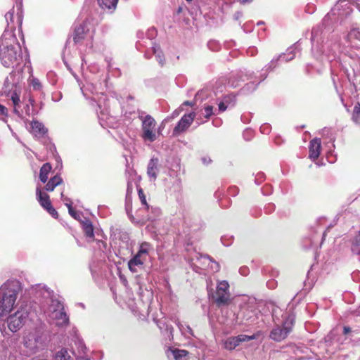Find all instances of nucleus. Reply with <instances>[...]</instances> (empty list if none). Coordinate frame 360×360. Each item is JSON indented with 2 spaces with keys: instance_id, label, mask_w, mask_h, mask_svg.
Instances as JSON below:
<instances>
[{
  "instance_id": "obj_1",
  "label": "nucleus",
  "mask_w": 360,
  "mask_h": 360,
  "mask_svg": "<svg viewBox=\"0 0 360 360\" xmlns=\"http://www.w3.org/2000/svg\"><path fill=\"white\" fill-rule=\"evenodd\" d=\"M7 28L4 30L0 39V59L4 67L13 68L20 64L22 60L21 47L13 31L16 25L20 28L22 22L23 12L21 0L16 2L5 15Z\"/></svg>"
},
{
  "instance_id": "obj_2",
  "label": "nucleus",
  "mask_w": 360,
  "mask_h": 360,
  "mask_svg": "<svg viewBox=\"0 0 360 360\" xmlns=\"http://www.w3.org/2000/svg\"><path fill=\"white\" fill-rule=\"evenodd\" d=\"M46 341V335L42 327H34L25 330L21 355L30 357L40 352L45 349Z\"/></svg>"
},
{
  "instance_id": "obj_3",
  "label": "nucleus",
  "mask_w": 360,
  "mask_h": 360,
  "mask_svg": "<svg viewBox=\"0 0 360 360\" xmlns=\"http://www.w3.org/2000/svg\"><path fill=\"white\" fill-rule=\"evenodd\" d=\"M83 96L87 98L91 99L98 105L96 110L98 119L101 121L107 120L110 115L109 106L105 103L106 96L101 94L99 97H94L95 86L91 83H87L86 85L80 86Z\"/></svg>"
},
{
  "instance_id": "obj_4",
  "label": "nucleus",
  "mask_w": 360,
  "mask_h": 360,
  "mask_svg": "<svg viewBox=\"0 0 360 360\" xmlns=\"http://www.w3.org/2000/svg\"><path fill=\"white\" fill-rule=\"evenodd\" d=\"M139 118L141 121L142 139L145 141H155L157 139L155 119L150 115H144L143 111H139Z\"/></svg>"
},
{
  "instance_id": "obj_5",
  "label": "nucleus",
  "mask_w": 360,
  "mask_h": 360,
  "mask_svg": "<svg viewBox=\"0 0 360 360\" xmlns=\"http://www.w3.org/2000/svg\"><path fill=\"white\" fill-rule=\"evenodd\" d=\"M29 311L26 307H20L15 312L10 314L5 323L10 331L15 333L18 331L27 322Z\"/></svg>"
},
{
  "instance_id": "obj_6",
  "label": "nucleus",
  "mask_w": 360,
  "mask_h": 360,
  "mask_svg": "<svg viewBox=\"0 0 360 360\" xmlns=\"http://www.w3.org/2000/svg\"><path fill=\"white\" fill-rule=\"evenodd\" d=\"M229 287L227 281L224 280L217 282L216 291L212 295V298L217 307L227 306L231 303Z\"/></svg>"
},
{
  "instance_id": "obj_7",
  "label": "nucleus",
  "mask_w": 360,
  "mask_h": 360,
  "mask_svg": "<svg viewBox=\"0 0 360 360\" xmlns=\"http://www.w3.org/2000/svg\"><path fill=\"white\" fill-rule=\"evenodd\" d=\"M294 318L288 315L281 326H276L270 332L269 338L276 342H281L285 339L292 331Z\"/></svg>"
},
{
  "instance_id": "obj_8",
  "label": "nucleus",
  "mask_w": 360,
  "mask_h": 360,
  "mask_svg": "<svg viewBox=\"0 0 360 360\" xmlns=\"http://www.w3.org/2000/svg\"><path fill=\"white\" fill-rule=\"evenodd\" d=\"M36 293L46 300L47 304H50L52 311L64 309L63 303L58 299L53 297V291L46 285H38L35 288Z\"/></svg>"
},
{
  "instance_id": "obj_9",
  "label": "nucleus",
  "mask_w": 360,
  "mask_h": 360,
  "mask_svg": "<svg viewBox=\"0 0 360 360\" xmlns=\"http://www.w3.org/2000/svg\"><path fill=\"white\" fill-rule=\"evenodd\" d=\"M297 46L290 47L287 49L286 52L278 56L277 58H274L266 66V71L273 70L277 65L278 62L286 63L292 60L296 55L295 51Z\"/></svg>"
},
{
  "instance_id": "obj_10",
  "label": "nucleus",
  "mask_w": 360,
  "mask_h": 360,
  "mask_svg": "<svg viewBox=\"0 0 360 360\" xmlns=\"http://www.w3.org/2000/svg\"><path fill=\"white\" fill-rule=\"evenodd\" d=\"M195 117V113L193 112L184 115L174 128L173 136H178L186 131L192 124Z\"/></svg>"
},
{
  "instance_id": "obj_11",
  "label": "nucleus",
  "mask_w": 360,
  "mask_h": 360,
  "mask_svg": "<svg viewBox=\"0 0 360 360\" xmlns=\"http://www.w3.org/2000/svg\"><path fill=\"white\" fill-rule=\"evenodd\" d=\"M258 314L259 311L255 308L248 306L241 309L238 317L241 316V322L253 323L258 319Z\"/></svg>"
},
{
  "instance_id": "obj_12",
  "label": "nucleus",
  "mask_w": 360,
  "mask_h": 360,
  "mask_svg": "<svg viewBox=\"0 0 360 360\" xmlns=\"http://www.w3.org/2000/svg\"><path fill=\"white\" fill-rule=\"evenodd\" d=\"M254 339V336L239 335L235 337H229L224 341V347L228 350H233L240 342H247Z\"/></svg>"
},
{
  "instance_id": "obj_13",
  "label": "nucleus",
  "mask_w": 360,
  "mask_h": 360,
  "mask_svg": "<svg viewBox=\"0 0 360 360\" xmlns=\"http://www.w3.org/2000/svg\"><path fill=\"white\" fill-rule=\"evenodd\" d=\"M321 148V141L319 138L312 139L309 146V158L315 161L320 155Z\"/></svg>"
},
{
  "instance_id": "obj_14",
  "label": "nucleus",
  "mask_w": 360,
  "mask_h": 360,
  "mask_svg": "<svg viewBox=\"0 0 360 360\" xmlns=\"http://www.w3.org/2000/svg\"><path fill=\"white\" fill-rule=\"evenodd\" d=\"M339 45L335 44L332 47L328 42H326L320 50L323 56L326 57L328 61H333L336 58V51L338 49Z\"/></svg>"
},
{
  "instance_id": "obj_15",
  "label": "nucleus",
  "mask_w": 360,
  "mask_h": 360,
  "mask_svg": "<svg viewBox=\"0 0 360 360\" xmlns=\"http://www.w3.org/2000/svg\"><path fill=\"white\" fill-rule=\"evenodd\" d=\"M89 28L87 27V22L84 21L79 26L75 27L73 40L75 44L80 43L87 34Z\"/></svg>"
},
{
  "instance_id": "obj_16",
  "label": "nucleus",
  "mask_w": 360,
  "mask_h": 360,
  "mask_svg": "<svg viewBox=\"0 0 360 360\" xmlns=\"http://www.w3.org/2000/svg\"><path fill=\"white\" fill-rule=\"evenodd\" d=\"M52 318L55 320L56 325L58 326H65L69 323V317L64 309L52 311Z\"/></svg>"
},
{
  "instance_id": "obj_17",
  "label": "nucleus",
  "mask_w": 360,
  "mask_h": 360,
  "mask_svg": "<svg viewBox=\"0 0 360 360\" xmlns=\"http://www.w3.org/2000/svg\"><path fill=\"white\" fill-rule=\"evenodd\" d=\"M146 258L139 255L138 252L128 262V267L129 270L136 273L138 271V268L141 267Z\"/></svg>"
},
{
  "instance_id": "obj_18",
  "label": "nucleus",
  "mask_w": 360,
  "mask_h": 360,
  "mask_svg": "<svg viewBox=\"0 0 360 360\" xmlns=\"http://www.w3.org/2000/svg\"><path fill=\"white\" fill-rule=\"evenodd\" d=\"M252 74H248V72L240 71L236 73L232 78L229 79V85L233 88H236L239 86L238 82L240 80L245 82L249 79H252Z\"/></svg>"
},
{
  "instance_id": "obj_19",
  "label": "nucleus",
  "mask_w": 360,
  "mask_h": 360,
  "mask_svg": "<svg viewBox=\"0 0 360 360\" xmlns=\"http://www.w3.org/2000/svg\"><path fill=\"white\" fill-rule=\"evenodd\" d=\"M159 160L153 157L148 165L147 174L151 181H155L158 176Z\"/></svg>"
},
{
  "instance_id": "obj_20",
  "label": "nucleus",
  "mask_w": 360,
  "mask_h": 360,
  "mask_svg": "<svg viewBox=\"0 0 360 360\" xmlns=\"http://www.w3.org/2000/svg\"><path fill=\"white\" fill-rule=\"evenodd\" d=\"M80 223L84 233V236L87 238L88 241H93L94 240V232L91 221L89 219L84 218V219H83Z\"/></svg>"
},
{
  "instance_id": "obj_21",
  "label": "nucleus",
  "mask_w": 360,
  "mask_h": 360,
  "mask_svg": "<svg viewBox=\"0 0 360 360\" xmlns=\"http://www.w3.org/2000/svg\"><path fill=\"white\" fill-rule=\"evenodd\" d=\"M265 72L264 73H262L260 75V79L259 81H256V80H251L250 82H248L242 89H241V92L243 94H249V93H251L253 91H255L257 88V86H258V84L263 80H264L266 77H267V72L269 71H266V70H264Z\"/></svg>"
},
{
  "instance_id": "obj_22",
  "label": "nucleus",
  "mask_w": 360,
  "mask_h": 360,
  "mask_svg": "<svg viewBox=\"0 0 360 360\" xmlns=\"http://www.w3.org/2000/svg\"><path fill=\"white\" fill-rule=\"evenodd\" d=\"M36 195L39 204L45 210L51 205L49 200V195L44 192H42L39 186H37L36 188Z\"/></svg>"
},
{
  "instance_id": "obj_23",
  "label": "nucleus",
  "mask_w": 360,
  "mask_h": 360,
  "mask_svg": "<svg viewBox=\"0 0 360 360\" xmlns=\"http://www.w3.org/2000/svg\"><path fill=\"white\" fill-rule=\"evenodd\" d=\"M53 360H75L74 358L71 356L70 352L65 348H62L58 352H56L53 356ZM77 360H89L87 358L81 357L77 359Z\"/></svg>"
},
{
  "instance_id": "obj_24",
  "label": "nucleus",
  "mask_w": 360,
  "mask_h": 360,
  "mask_svg": "<svg viewBox=\"0 0 360 360\" xmlns=\"http://www.w3.org/2000/svg\"><path fill=\"white\" fill-rule=\"evenodd\" d=\"M31 129L32 133L36 137H41L47 132L44 125L39 121H32L31 122Z\"/></svg>"
},
{
  "instance_id": "obj_25",
  "label": "nucleus",
  "mask_w": 360,
  "mask_h": 360,
  "mask_svg": "<svg viewBox=\"0 0 360 360\" xmlns=\"http://www.w3.org/2000/svg\"><path fill=\"white\" fill-rule=\"evenodd\" d=\"M147 213L146 219L148 221H155L161 215V210L158 206L149 205V210H143Z\"/></svg>"
},
{
  "instance_id": "obj_26",
  "label": "nucleus",
  "mask_w": 360,
  "mask_h": 360,
  "mask_svg": "<svg viewBox=\"0 0 360 360\" xmlns=\"http://www.w3.org/2000/svg\"><path fill=\"white\" fill-rule=\"evenodd\" d=\"M346 2V0H339L338 4L335 5V8L332 9L327 15H325L322 20V26L326 27L330 24V22L335 18L336 15L335 11L339 10L341 4Z\"/></svg>"
},
{
  "instance_id": "obj_27",
  "label": "nucleus",
  "mask_w": 360,
  "mask_h": 360,
  "mask_svg": "<svg viewBox=\"0 0 360 360\" xmlns=\"http://www.w3.org/2000/svg\"><path fill=\"white\" fill-rule=\"evenodd\" d=\"M168 357H172L174 360H189V353L184 349H174L168 354Z\"/></svg>"
},
{
  "instance_id": "obj_28",
  "label": "nucleus",
  "mask_w": 360,
  "mask_h": 360,
  "mask_svg": "<svg viewBox=\"0 0 360 360\" xmlns=\"http://www.w3.org/2000/svg\"><path fill=\"white\" fill-rule=\"evenodd\" d=\"M200 259H203V263L207 264L212 272L215 273L219 271V264L214 260L210 256L208 255H200Z\"/></svg>"
},
{
  "instance_id": "obj_29",
  "label": "nucleus",
  "mask_w": 360,
  "mask_h": 360,
  "mask_svg": "<svg viewBox=\"0 0 360 360\" xmlns=\"http://www.w3.org/2000/svg\"><path fill=\"white\" fill-rule=\"evenodd\" d=\"M153 320L156 323L161 333H165L169 337L172 336L173 328L171 326H169L165 319L157 320L156 319H154Z\"/></svg>"
},
{
  "instance_id": "obj_30",
  "label": "nucleus",
  "mask_w": 360,
  "mask_h": 360,
  "mask_svg": "<svg viewBox=\"0 0 360 360\" xmlns=\"http://www.w3.org/2000/svg\"><path fill=\"white\" fill-rule=\"evenodd\" d=\"M175 323L179 328V330L181 331V334L186 337V338H191L192 337H194V333L192 330V328L190 327V326L186 324H183L181 321L179 320L175 321Z\"/></svg>"
},
{
  "instance_id": "obj_31",
  "label": "nucleus",
  "mask_w": 360,
  "mask_h": 360,
  "mask_svg": "<svg viewBox=\"0 0 360 360\" xmlns=\"http://www.w3.org/2000/svg\"><path fill=\"white\" fill-rule=\"evenodd\" d=\"M62 183V178L60 176V175L56 174L49 179L45 186V189L46 191H53L57 186L61 184Z\"/></svg>"
},
{
  "instance_id": "obj_32",
  "label": "nucleus",
  "mask_w": 360,
  "mask_h": 360,
  "mask_svg": "<svg viewBox=\"0 0 360 360\" xmlns=\"http://www.w3.org/2000/svg\"><path fill=\"white\" fill-rule=\"evenodd\" d=\"M52 167L49 163L44 164L40 168L39 179L42 183H46L49 179V174L50 173Z\"/></svg>"
},
{
  "instance_id": "obj_33",
  "label": "nucleus",
  "mask_w": 360,
  "mask_h": 360,
  "mask_svg": "<svg viewBox=\"0 0 360 360\" xmlns=\"http://www.w3.org/2000/svg\"><path fill=\"white\" fill-rule=\"evenodd\" d=\"M152 44H153V46H152L153 53L155 55L156 60H158L159 64H160L162 66L165 63V58L164 54H163L162 50L160 49V47L159 45H158L155 43H152Z\"/></svg>"
},
{
  "instance_id": "obj_34",
  "label": "nucleus",
  "mask_w": 360,
  "mask_h": 360,
  "mask_svg": "<svg viewBox=\"0 0 360 360\" xmlns=\"http://www.w3.org/2000/svg\"><path fill=\"white\" fill-rule=\"evenodd\" d=\"M118 0H98L99 6L103 9H108L114 11L117 4Z\"/></svg>"
},
{
  "instance_id": "obj_35",
  "label": "nucleus",
  "mask_w": 360,
  "mask_h": 360,
  "mask_svg": "<svg viewBox=\"0 0 360 360\" xmlns=\"http://www.w3.org/2000/svg\"><path fill=\"white\" fill-rule=\"evenodd\" d=\"M351 250L354 254H360V230L352 240Z\"/></svg>"
},
{
  "instance_id": "obj_36",
  "label": "nucleus",
  "mask_w": 360,
  "mask_h": 360,
  "mask_svg": "<svg viewBox=\"0 0 360 360\" xmlns=\"http://www.w3.org/2000/svg\"><path fill=\"white\" fill-rule=\"evenodd\" d=\"M151 250H153L152 245L147 242H143L140 245L138 253L146 258Z\"/></svg>"
},
{
  "instance_id": "obj_37",
  "label": "nucleus",
  "mask_w": 360,
  "mask_h": 360,
  "mask_svg": "<svg viewBox=\"0 0 360 360\" xmlns=\"http://www.w3.org/2000/svg\"><path fill=\"white\" fill-rule=\"evenodd\" d=\"M321 32V26H317L316 27H314L311 30V41L312 44V50L314 51L315 49V42H318L319 37Z\"/></svg>"
},
{
  "instance_id": "obj_38",
  "label": "nucleus",
  "mask_w": 360,
  "mask_h": 360,
  "mask_svg": "<svg viewBox=\"0 0 360 360\" xmlns=\"http://www.w3.org/2000/svg\"><path fill=\"white\" fill-rule=\"evenodd\" d=\"M65 206L68 207V212L69 214H70L71 217H72L74 219L79 221L80 222L83 220L82 219V212H77V211H75L72 206V204L70 202H65Z\"/></svg>"
},
{
  "instance_id": "obj_39",
  "label": "nucleus",
  "mask_w": 360,
  "mask_h": 360,
  "mask_svg": "<svg viewBox=\"0 0 360 360\" xmlns=\"http://www.w3.org/2000/svg\"><path fill=\"white\" fill-rule=\"evenodd\" d=\"M138 194L142 205L141 210H149V204H148L146 201V195L142 188H140L138 189Z\"/></svg>"
},
{
  "instance_id": "obj_40",
  "label": "nucleus",
  "mask_w": 360,
  "mask_h": 360,
  "mask_svg": "<svg viewBox=\"0 0 360 360\" xmlns=\"http://www.w3.org/2000/svg\"><path fill=\"white\" fill-rule=\"evenodd\" d=\"M352 120L356 124H360V104L359 103L354 107Z\"/></svg>"
},
{
  "instance_id": "obj_41",
  "label": "nucleus",
  "mask_w": 360,
  "mask_h": 360,
  "mask_svg": "<svg viewBox=\"0 0 360 360\" xmlns=\"http://www.w3.org/2000/svg\"><path fill=\"white\" fill-rule=\"evenodd\" d=\"M224 102H225L226 104H227V106L233 107L236 101V97L235 94H228L223 98Z\"/></svg>"
},
{
  "instance_id": "obj_42",
  "label": "nucleus",
  "mask_w": 360,
  "mask_h": 360,
  "mask_svg": "<svg viewBox=\"0 0 360 360\" xmlns=\"http://www.w3.org/2000/svg\"><path fill=\"white\" fill-rule=\"evenodd\" d=\"M347 37L349 39H355L360 41V31L358 28H352L349 31Z\"/></svg>"
},
{
  "instance_id": "obj_43",
  "label": "nucleus",
  "mask_w": 360,
  "mask_h": 360,
  "mask_svg": "<svg viewBox=\"0 0 360 360\" xmlns=\"http://www.w3.org/2000/svg\"><path fill=\"white\" fill-rule=\"evenodd\" d=\"M233 237L230 235H224L221 238V243L226 247L230 246L233 243Z\"/></svg>"
},
{
  "instance_id": "obj_44",
  "label": "nucleus",
  "mask_w": 360,
  "mask_h": 360,
  "mask_svg": "<svg viewBox=\"0 0 360 360\" xmlns=\"http://www.w3.org/2000/svg\"><path fill=\"white\" fill-rule=\"evenodd\" d=\"M30 84L34 90L39 91L42 88V85L37 78L32 77L30 81Z\"/></svg>"
},
{
  "instance_id": "obj_45",
  "label": "nucleus",
  "mask_w": 360,
  "mask_h": 360,
  "mask_svg": "<svg viewBox=\"0 0 360 360\" xmlns=\"http://www.w3.org/2000/svg\"><path fill=\"white\" fill-rule=\"evenodd\" d=\"M207 46L210 50H212L213 51H219L221 47L219 43L214 40H211V41H208Z\"/></svg>"
},
{
  "instance_id": "obj_46",
  "label": "nucleus",
  "mask_w": 360,
  "mask_h": 360,
  "mask_svg": "<svg viewBox=\"0 0 360 360\" xmlns=\"http://www.w3.org/2000/svg\"><path fill=\"white\" fill-rule=\"evenodd\" d=\"M207 90L205 89H202L198 91L195 96V101L196 102L198 100L202 101L203 99H205V97L207 96Z\"/></svg>"
},
{
  "instance_id": "obj_47",
  "label": "nucleus",
  "mask_w": 360,
  "mask_h": 360,
  "mask_svg": "<svg viewBox=\"0 0 360 360\" xmlns=\"http://www.w3.org/2000/svg\"><path fill=\"white\" fill-rule=\"evenodd\" d=\"M243 136L245 140L250 141L253 137V131L250 129H246L243 131Z\"/></svg>"
},
{
  "instance_id": "obj_48",
  "label": "nucleus",
  "mask_w": 360,
  "mask_h": 360,
  "mask_svg": "<svg viewBox=\"0 0 360 360\" xmlns=\"http://www.w3.org/2000/svg\"><path fill=\"white\" fill-rule=\"evenodd\" d=\"M357 333H358L357 330H352L351 329V328L349 326H344V328H343V334L345 335H349L351 338H352L354 334H357Z\"/></svg>"
},
{
  "instance_id": "obj_49",
  "label": "nucleus",
  "mask_w": 360,
  "mask_h": 360,
  "mask_svg": "<svg viewBox=\"0 0 360 360\" xmlns=\"http://www.w3.org/2000/svg\"><path fill=\"white\" fill-rule=\"evenodd\" d=\"M265 179V175L262 172H259L256 174L255 178V182L256 184H261Z\"/></svg>"
},
{
  "instance_id": "obj_50",
  "label": "nucleus",
  "mask_w": 360,
  "mask_h": 360,
  "mask_svg": "<svg viewBox=\"0 0 360 360\" xmlns=\"http://www.w3.org/2000/svg\"><path fill=\"white\" fill-rule=\"evenodd\" d=\"M205 117L209 119L213 115V107L207 105L205 107Z\"/></svg>"
},
{
  "instance_id": "obj_51",
  "label": "nucleus",
  "mask_w": 360,
  "mask_h": 360,
  "mask_svg": "<svg viewBox=\"0 0 360 360\" xmlns=\"http://www.w3.org/2000/svg\"><path fill=\"white\" fill-rule=\"evenodd\" d=\"M276 209V206L274 203H268L267 205H266L264 206V212L266 213V214H270L271 212H273Z\"/></svg>"
},
{
  "instance_id": "obj_52",
  "label": "nucleus",
  "mask_w": 360,
  "mask_h": 360,
  "mask_svg": "<svg viewBox=\"0 0 360 360\" xmlns=\"http://www.w3.org/2000/svg\"><path fill=\"white\" fill-rule=\"evenodd\" d=\"M260 131L264 134H268L271 131V126L269 124H264L260 127Z\"/></svg>"
},
{
  "instance_id": "obj_53",
  "label": "nucleus",
  "mask_w": 360,
  "mask_h": 360,
  "mask_svg": "<svg viewBox=\"0 0 360 360\" xmlns=\"http://www.w3.org/2000/svg\"><path fill=\"white\" fill-rule=\"evenodd\" d=\"M156 35H157V31L155 27H151L150 29H149L148 30L147 37L149 39H150V40L153 39V38L155 37Z\"/></svg>"
},
{
  "instance_id": "obj_54",
  "label": "nucleus",
  "mask_w": 360,
  "mask_h": 360,
  "mask_svg": "<svg viewBox=\"0 0 360 360\" xmlns=\"http://www.w3.org/2000/svg\"><path fill=\"white\" fill-rule=\"evenodd\" d=\"M47 212L55 219L58 218V212L52 207V205L49 206L47 209H46Z\"/></svg>"
},
{
  "instance_id": "obj_55",
  "label": "nucleus",
  "mask_w": 360,
  "mask_h": 360,
  "mask_svg": "<svg viewBox=\"0 0 360 360\" xmlns=\"http://www.w3.org/2000/svg\"><path fill=\"white\" fill-rule=\"evenodd\" d=\"M257 53V49L255 46L249 47L248 49L247 50L248 55H249L250 56H255Z\"/></svg>"
},
{
  "instance_id": "obj_56",
  "label": "nucleus",
  "mask_w": 360,
  "mask_h": 360,
  "mask_svg": "<svg viewBox=\"0 0 360 360\" xmlns=\"http://www.w3.org/2000/svg\"><path fill=\"white\" fill-rule=\"evenodd\" d=\"M218 106L220 112H224L229 108L223 100L219 103Z\"/></svg>"
},
{
  "instance_id": "obj_57",
  "label": "nucleus",
  "mask_w": 360,
  "mask_h": 360,
  "mask_svg": "<svg viewBox=\"0 0 360 360\" xmlns=\"http://www.w3.org/2000/svg\"><path fill=\"white\" fill-rule=\"evenodd\" d=\"M11 100L13 105H19L20 98L17 94L14 93L12 94Z\"/></svg>"
},
{
  "instance_id": "obj_58",
  "label": "nucleus",
  "mask_w": 360,
  "mask_h": 360,
  "mask_svg": "<svg viewBox=\"0 0 360 360\" xmlns=\"http://www.w3.org/2000/svg\"><path fill=\"white\" fill-rule=\"evenodd\" d=\"M266 285L270 289H274L276 286V282L274 280H269L266 282Z\"/></svg>"
},
{
  "instance_id": "obj_59",
  "label": "nucleus",
  "mask_w": 360,
  "mask_h": 360,
  "mask_svg": "<svg viewBox=\"0 0 360 360\" xmlns=\"http://www.w3.org/2000/svg\"><path fill=\"white\" fill-rule=\"evenodd\" d=\"M61 98H62V94L61 93H58V94L52 95V100L54 102H58L59 101L61 100Z\"/></svg>"
},
{
  "instance_id": "obj_60",
  "label": "nucleus",
  "mask_w": 360,
  "mask_h": 360,
  "mask_svg": "<svg viewBox=\"0 0 360 360\" xmlns=\"http://www.w3.org/2000/svg\"><path fill=\"white\" fill-rule=\"evenodd\" d=\"M13 112L15 115H17L18 117H22V113L19 110V105H13Z\"/></svg>"
},
{
  "instance_id": "obj_61",
  "label": "nucleus",
  "mask_w": 360,
  "mask_h": 360,
  "mask_svg": "<svg viewBox=\"0 0 360 360\" xmlns=\"http://www.w3.org/2000/svg\"><path fill=\"white\" fill-rule=\"evenodd\" d=\"M24 110L27 115H30L31 114V110H32V108L29 104H26L24 106Z\"/></svg>"
},
{
  "instance_id": "obj_62",
  "label": "nucleus",
  "mask_w": 360,
  "mask_h": 360,
  "mask_svg": "<svg viewBox=\"0 0 360 360\" xmlns=\"http://www.w3.org/2000/svg\"><path fill=\"white\" fill-rule=\"evenodd\" d=\"M7 112H8L7 108L4 105L0 104V114L1 115H6Z\"/></svg>"
},
{
  "instance_id": "obj_63",
  "label": "nucleus",
  "mask_w": 360,
  "mask_h": 360,
  "mask_svg": "<svg viewBox=\"0 0 360 360\" xmlns=\"http://www.w3.org/2000/svg\"><path fill=\"white\" fill-rule=\"evenodd\" d=\"M6 346L4 342H0V356H2L5 353Z\"/></svg>"
},
{
  "instance_id": "obj_64",
  "label": "nucleus",
  "mask_w": 360,
  "mask_h": 360,
  "mask_svg": "<svg viewBox=\"0 0 360 360\" xmlns=\"http://www.w3.org/2000/svg\"><path fill=\"white\" fill-rule=\"evenodd\" d=\"M239 271H240V274L241 275H243V276H246V275H248V271H249V270H248V269L247 267L244 266V267H241V268L240 269Z\"/></svg>"
}]
</instances>
